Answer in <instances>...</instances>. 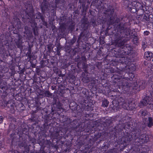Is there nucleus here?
Segmentation results:
<instances>
[{
  "mask_svg": "<svg viewBox=\"0 0 153 153\" xmlns=\"http://www.w3.org/2000/svg\"><path fill=\"white\" fill-rule=\"evenodd\" d=\"M143 121L144 123L147 125L149 127H152L153 125V119L151 117H149L148 119L144 118Z\"/></svg>",
  "mask_w": 153,
  "mask_h": 153,
  "instance_id": "f257e3e1",
  "label": "nucleus"
},
{
  "mask_svg": "<svg viewBox=\"0 0 153 153\" xmlns=\"http://www.w3.org/2000/svg\"><path fill=\"white\" fill-rule=\"evenodd\" d=\"M7 83L6 82H0V91L1 92H5L7 89Z\"/></svg>",
  "mask_w": 153,
  "mask_h": 153,
  "instance_id": "f03ea898",
  "label": "nucleus"
},
{
  "mask_svg": "<svg viewBox=\"0 0 153 153\" xmlns=\"http://www.w3.org/2000/svg\"><path fill=\"white\" fill-rule=\"evenodd\" d=\"M47 4L46 2V1L45 0H44L42 4L41 7V10L43 12L47 10L48 7Z\"/></svg>",
  "mask_w": 153,
  "mask_h": 153,
  "instance_id": "7ed1b4c3",
  "label": "nucleus"
},
{
  "mask_svg": "<svg viewBox=\"0 0 153 153\" xmlns=\"http://www.w3.org/2000/svg\"><path fill=\"white\" fill-rule=\"evenodd\" d=\"M145 56L148 60H150L153 57V53L151 52L148 51L145 52Z\"/></svg>",
  "mask_w": 153,
  "mask_h": 153,
  "instance_id": "20e7f679",
  "label": "nucleus"
},
{
  "mask_svg": "<svg viewBox=\"0 0 153 153\" xmlns=\"http://www.w3.org/2000/svg\"><path fill=\"white\" fill-rule=\"evenodd\" d=\"M44 94L47 97H49L52 95L48 91H44Z\"/></svg>",
  "mask_w": 153,
  "mask_h": 153,
  "instance_id": "39448f33",
  "label": "nucleus"
},
{
  "mask_svg": "<svg viewBox=\"0 0 153 153\" xmlns=\"http://www.w3.org/2000/svg\"><path fill=\"white\" fill-rule=\"evenodd\" d=\"M109 102L106 100L103 101L102 103V106L104 107H107L108 106Z\"/></svg>",
  "mask_w": 153,
  "mask_h": 153,
  "instance_id": "423d86ee",
  "label": "nucleus"
},
{
  "mask_svg": "<svg viewBox=\"0 0 153 153\" xmlns=\"http://www.w3.org/2000/svg\"><path fill=\"white\" fill-rule=\"evenodd\" d=\"M142 103L143 105H146L147 104H149L147 100L145 99L143 100H142Z\"/></svg>",
  "mask_w": 153,
  "mask_h": 153,
  "instance_id": "0eeeda50",
  "label": "nucleus"
},
{
  "mask_svg": "<svg viewBox=\"0 0 153 153\" xmlns=\"http://www.w3.org/2000/svg\"><path fill=\"white\" fill-rule=\"evenodd\" d=\"M141 115L142 116H145L148 114V112L146 111H141Z\"/></svg>",
  "mask_w": 153,
  "mask_h": 153,
  "instance_id": "6e6552de",
  "label": "nucleus"
},
{
  "mask_svg": "<svg viewBox=\"0 0 153 153\" xmlns=\"http://www.w3.org/2000/svg\"><path fill=\"white\" fill-rule=\"evenodd\" d=\"M131 86V85L130 84H128L126 83V85H125V84H124V85H123V88H124L125 87H129Z\"/></svg>",
  "mask_w": 153,
  "mask_h": 153,
  "instance_id": "1a4fd4ad",
  "label": "nucleus"
},
{
  "mask_svg": "<svg viewBox=\"0 0 153 153\" xmlns=\"http://www.w3.org/2000/svg\"><path fill=\"white\" fill-rule=\"evenodd\" d=\"M129 76H131V78L130 79V80L132 79H133V78L134 77V74L132 73L130 74Z\"/></svg>",
  "mask_w": 153,
  "mask_h": 153,
  "instance_id": "9d476101",
  "label": "nucleus"
},
{
  "mask_svg": "<svg viewBox=\"0 0 153 153\" xmlns=\"http://www.w3.org/2000/svg\"><path fill=\"white\" fill-rule=\"evenodd\" d=\"M144 34H145V35H149V31H144Z\"/></svg>",
  "mask_w": 153,
  "mask_h": 153,
  "instance_id": "9b49d317",
  "label": "nucleus"
},
{
  "mask_svg": "<svg viewBox=\"0 0 153 153\" xmlns=\"http://www.w3.org/2000/svg\"><path fill=\"white\" fill-rule=\"evenodd\" d=\"M25 147V149H26V151L27 152V151L28 152L29 151V149L28 146H26V148Z\"/></svg>",
  "mask_w": 153,
  "mask_h": 153,
  "instance_id": "f8f14e48",
  "label": "nucleus"
},
{
  "mask_svg": "<svg viewBox=\"0 0 153 153\" xmlns=\"http://www.w3.org/2000/svg\"><path fill=\"white\" fill-rule=\"evenodd\" d=\"M3 121V117L2 116H0V123H1Z\"/></svg>",
  "mask_w": 153,
  "mask_h": 153,
  "instance_id": "ddd939ff",
  "label": "nucleus"
},
{
  "mask_svg": "<svg viewBox=\"0 0 153 153\" xmlns=\"http://www.w3.org/2000/svg\"><path fill=\"white\" fill-rule=\"evenodd\" d=\"M38 15L39 16H38V18L39 19L41 17V14L40 13H38Z\"/></svg>",
  "mask_w": 153,
  "mask_h": 153,
  "instance_id": "4468645a",
  "label": "nucleus"
},
{
  "mask_svg": "<svg viewBox=\"0 0 153 153\" xmlns=\"http://www.w3.org/2000/svg\"><path fill=\"white\" fill-rule=\"evenodd\" d=\"M34 33L35 35H37V33H36L34 29Z\"/></svg>",
  "mask_w": 153,
  "mask_h": 153,
  "instance_id": "2eb2a0df",
  "label": "nucleus"
},
{
  "mask_svg": "<svg viewBox=\"0 0 153 153\" xmlns=\"http://www.w3.org/2000/svg\"><path fill=\"white\" fill-rule=\"evenodd\" d=\"M2 76L0 74V80L1 79Z\"/></svg>",
  "mask_w": 153,
  "mask_h": 153,
  "instance_id": "dca6fc26",
  "label": "nucleus"
},
{
  "mask_svg": "<svg viewBox=\"0 0 153 153\" xmlns=\"http://www.w3.org/2000/svg\"><path fill=\"white\" fill-rule=\"evenodd\" d=\"M122 45V44H118V46H121Z\"/></svg>",
  "mask_w": 153,
  "mask_h": 153,
  "instance_id": "f3484780",
  "label": "nucleus"
},
{
  "mask_svg": "<svg viewBox=\"0 0 153 153\" xmlns=\"http://www.w3.org/2000/svg\"><path fill=\"white\" fill-rule=\"evenodd\" d=\"M124 107V104H123L122 105Z\"/></svg>",
  "mask_w": 153,
  "mask_h": 153,
  "instance_id": "a211bd4d",
  "label": "nucleus"
},
{
  "mask_svg": "<svg viewBox=\"0 0 153 153\" xmlns=\"http://www.w3.org/2000/svg\"><path fill=\"white\" fill-rule=\"evenodd\" d=\"M125 108V109H128V108H127V107H126V108Z\"/></svg>",
  "mask_w": 153,
  "mask_h": 153,
  "instance_id": "6ab92c4d",
  "label": "nucleus"
},
{
  "mask_svg": "<svg viewBox=\"0 0 153 153\" xmlns=\"http://www.w3.org/2000/svg\"><path fill=\"white\" fill-rule=\"evenodd\" d=\"M113 23V22H111V24H112Z\"/></svg>",
  "mask_w": 153,
  "mask_h": 153,
  "instance_id": "aec40b11",
  "label": "nucleus"
},
{
  "mask_svg": "<svg viewBox=\"0 0 153 153\" xmlns=\"http://www.w3.org/2000/svg\"><path fill=\"white\" fill-rule=\"evenodd\" d=\"M57 136H56V137H55V138H57Z\"/></svg>",
  "mask_w": 153,
  "mask_h": 153,
  "instance_id": "412c9836",
  "label": "nucleus"
},
{
  "mask_svg": "<svg viewBox=\"0 0 153 153\" xmlns=\"http://www.w3.org/2000/svg\"><path fill=\"white\" fill-rule=\"evenodd\" d=\"M18 47H19V45H18Z\"/></svg>",
  "mask_w": 153,
  "mask_h": 153,
  "instance_id": "4be33fe9",
  "label": "nucleus"
},
{
  "mask_svg": "<svg viewBox=\"0 0 153 153\" xmlns=\"http://www.w3.org/2000/svg\"><path fill=\"white\" fill-rule=\"evenodd\" d=\"M152 61L153 62V59L152 60Z\"/></svg>",
  "mask_w": 153,
  "mask_h": 153,
  "instance_id": "5701e85b",
  "label": "nucleus"
},
{
  "mask_svg": "<svg viewBox=\"0 0 153 153\" xmlns=\"http://www.w3.org/2000/svg\"><path fill=\"white\" fill-rule=\"evenodd\" d=\"M34 18L35 17V16H34Z\"/></svg>",
  "mask_w": 153,
  "mask_h": 153,
  "instance_id": "b1692460",
  "label": "nucleus"
},
{
  "mask_svg": "<svg viewBox=\"0 0 153 153\" xmlns=\"http://www.w3.org/2000/svg\"><path fill=\"white\" fill-rule=\"evenodd\" d=\"M2 0H0V1H1Z\"/></svg>",
  "mask_w": 153,
  "mask_h": 153,
  "instance_id": "393cba45",
  "label": "nucleus"
}]
</instances>
